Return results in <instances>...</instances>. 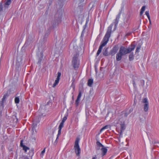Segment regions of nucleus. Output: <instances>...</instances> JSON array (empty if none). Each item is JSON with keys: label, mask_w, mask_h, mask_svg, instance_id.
I'll use <instances>...</instances> for the list:
<instances>
[{"label": "nucleus", "mask_w": 159, "mask_h": 159, "mask_svg": "<svg viewBox=\"0 0 159 159\" xmlns=\"http://www.w3.org/2000/svg\"><path fill=\"white\" fill-rule=\"evenodd\" d=\"M113 25V24H112L108 27L107 32L103 38L102 41L101 43V44L100 46L97 51V56L99 55L102 51V48L106 45L108 41L109 38L111 36V29Z\"/></svg>", "instance_id": "f257e3e1"}, {"label": "nucleus", "mask_w": 159, "mask_h": 159, "mask_svg": "<svg viewBox=\"0 0 159 159\" xmlns=\"http://www.w3.org/2000/svg\"><path fill=\"white\" fill-rule=\"evenodd\" d=\"M62 13L57 12L55 15L54 17L52 20L50 24L51 28L55 27L59 22H60L61 18Z\"/></svg>", "instance_id": "f03ea898"}, {"label": "nucleus", "mask_w": 159, "mask_h": 159, "mask_svg": "<svg viewBox=\"0 0 159 159\" xmlns=\"http://www.w3.org/2000/svg\"><path fill=\"white\" fill-rule=\"evenodd\" d=\"M135 47V45L132 44L128 48H126L125 47L122 46L120 48L119 52L120 53H121L123 56H124L128 53H130L134 50Z\"/></svg>", "instance_id": "7ed1b4c3"}, {"label": "nucleus", "mask_w": 159, "mask_h": 159, "mask_svg": "<svg viewBox=\"0 0 159 159\" xmlns=\"http://www.w3.org/2000/svg\"><path fill=\"white\" fill-rule=\"evenodd\" d=\"M79 53L77 51H75V53L73 55L72 61V65L75 69L79 68L80 65V61L78 59Z\"/></svg>", "instance_id": "20e7f679"}, {"label": "nucleus", "mask_w": 159, "mask_h": 159, "mask_svg": "<svg viewBox=\"0 0 159 159\" xmlns=\"http://www.w3.org/2000/svg\"><path fill=\"white\" fill-rule=\"evenodd\" d=\"M80 139L79 137H77L75 140L74 148L75 150V152L77 156L80 155V149L79 145V143Z\"/></svg>", "instance_id": "39448f33"}, {"label": "nucleus", "mask_w": 159, "mask_h": 159, "mask_svg": "<svg viewBox=\"0 0 159 159\" xmlns=\"http://www.w3.org/2000/svg\"><path fill=\"white\" fill-rule=\"evenodd\" d=\"M118 50V47L117 46H115L110 51L109 54L113 56L117 52Z\"/></svg>", "instance_id": "423d86ee"}, {"label": "nucleus", "mask_w": 159, "mask_h": 159, "mask_svg": "<svg viewBox=\"0 0 159 159\" xmlns=\"http://www.w3.org/2000/svg\"><path fill=\"white\" fill-rule=\"evenodd\" d=\"M101 150L102 152V156L103 157L106 154L107 152V149L104 147L101 148Z\"/></svg>", "instance_id": "0eeeda50"}, {"label": "nucleus", "mask_w": 159, "mask_h": 159, "mask_svg": "<svg viewBox=\"0 0 159 159\" xmlns=\"http://www.w3.org/2000/svg\"><path fill=\"white\" fill-rule=\"evenodd\" d=\"M64 123L62 122H61L59 126L58 129L59 130L58 132V136H60L61 134V129L64 126Z\"/></svg>", "instance_id": "6e6552de"}, {"label": "nucleus", "mask_w": 159, "mask_h": 159, "mask_svg": "<svg viewBox=\"0 0 159 159\" xmlns=\"http://www.w3.org/2000/svg\"><path fill=\"white\" fill-rule=\"evenodd\" d=\"M123 55L121 53H120L119 52L116 54V58L117 61H119L121 60L122 56Z\"/></svg>", "instance_id": "1a4fd4ad"}, {"label": "nucleus", "mask_w": 159, "mask_h": 159, "mask_svg": "<svg viewBox=\"0 0 159 159\" xmlns=\"http://www.w3.org/2000/svg\"><path fill=\"white\" fill-rule=\"evenodd\" d=\"M120 14H121V12H120L119 13V14L118 15H117L116 16V18L115 20V26H116V25L118 23V22L120 18Z\"/></svg>", "instance_id": "9d476101"}, {"label": "nucleus", "mask_w": 159, "mask_h": 159, "mask_svg": "<svg viewBox=\"0 0 159 159\" xmlns=\"http://www.w3.org/2000/svg\"><path fill=\"white\" fill-rule=\"evenodd\" d=\"M149 108L148 103L144 104V110L145 112H147Z\"/></svg>", "instance_id": "9b49d317"}, {"label": "nucleus", "mask_w": 159, "mask_h": 159, "mask_svg": "<svg viewBox=\"0 0 159 159\" xmlns=\"http://www.w3.org/2000/svg\"><path fill=\"white\" fill-rule=\"evenodd\" d=\"M93 83V80L90 79L88 80V85L89 87H91Z\"/></svg>", "instance_id": "f8f14e48"}, {"label": "nucleus", "mask_w": 159, "mask_h": 159, "mask_svg": "<svg viewBox=\"0 0 159 159\" xmlns=\"http://www.w3.org/2000/svg\"><path fill=\"white\" fill-rule=\"evenodd\" d=\"M108 48H105V50L103 51V55L105 56H108L109 54L108 53Z\"/></svg>", "instance_id": "ddd939ff"}, {"label": "nucleus", "mask_w": 159, "mask_h": 159, "mask_svg": "<svg viewBox=\"0 0 159 159\" xmlns=\"http://www.w3.org/2000/svg\"><path fill=\"white\" fill-rule=\"evenodd\" d=\"M129 60L130 61H132L134 59V54L133 52H131L129 55Z\"/></svg>", "instance_id": "4468645a"}, {"label": "nucleus", "mask_w": 159, "mask_h": 159, "mask_svg": "<svg viewBox=\"0 0 159 159\" xmlns=\"http://www.w3.org/2000/svg\"><path fill=\"white\" fill-rule=\"evenodd\" d=\"M4 101H2L0 102V111H1L4 107Z\"/></svg>", "instance_id": "2eb2a0df"}, {"label": "nucleus", "mask_w": 159, "mask_h": 159, "mask_svg": "<svg viewBox=\"0 0 159 159\" xmlns=\"http://www.w3.org/2000/svg\"><path fill=\"white\" fill-rule=\"evenodd\" d=\"M37 123H35V122H34L32 125V130L33 131L35 130V132H36V130L35 129V127L37 126Z\"/></svg>", "instance_id": "dca6fc26"}, {"label": "nucleus", "mask_w": 159, "mask_h": 159, "mask_svg": "<svg viewBox=\"0 0 159 159\" xmlns=\"http://www.w3.org/2000/svg\"><path fill=\"white\" fill-rule=\"evenodd\" d=\"M60 79L56 78V80H55L54 83L53 84L52 87H55L58 83Z\"/></svg>", "instance_id": "f3484780"}, {"label": "nucleus", "mask_w": 159, "mask_h": 159, "mask_svg": "<svg viewBox=\"0 0 159 159\" xmlns=\"http://www.w3.org/2000/svg\"><path fill=\"white\" fill-rule=\"evenodd\" d=\"M49 35V32L47 31V32L45 33V34L44 36V37L43 39H44V41H46V39L47 38V37Z\"/></svg>", "instance_id": "a211bd4d"}, {"label": "nucleus", "mask_w": 159, "mask_h": 159, "mask_svg": "<svg viewBox=\"0 0 159 159\" xmlns=\"http://www.w3.org/2000/svg\"><path fill=\"white\" fill-rule=\"evenodd\" d=\"M15 102L16 103H19L20 102V99L19 97H16L15 99Z\"/></svg>", "instance_id": "6ab92c4d"}, {"label": "nucleus", "mask_w": 159, "mask_h": 159, "mask_svg": "<svg viewBox=\"0 0 159 159\" xmlns=\"http://www.w3.org/2000/svg\"><path fill=\"white\" fill-rule=\"evenodd\" d=\"M22 148L25 152H27V150L30 149V148L29 147L25 146V145L23 146Z\"/></svg>", "instance_id": "aec40b11"}, {"label": "nucleus", "mask_w": 159, "mask_h": 159, "mask_svg": "<svg viewBox=\"0 0 159 159\" xmlns=\"http://www.w3.org/2000/svg\"><path fill=\"white\" fill-rule=\"evenodd\" d=\"M97 146L100 147H103L104 146L99 141H97L96 143Z\"/></svg>", "instance_id": "412c9836"}, {"label": "nucleus", "mask_w": 159, "mask_h": 159, "mask_svg": "<svg viewBox=\"0 0 159 159\" xmlns=\"http://www.w3.org/2000/svg\"><path fill=\"white\" fill-rule=\"evenodd\" d=\"M120 129L122 130H124L125 129V125L124 124H120Z\"/></svg>", "instance_id": "4be33fe9"}, {"label": "nucleus", "mask_w": 159, "mask_h": 159, "mask_svg": "<svg viewBox=\"0 0 159 159\" xmlns=\"http://www.w3.org/2000/svg\"><path fill=\"white\" fill-rule=\"evenodd\" d=\"M109 127V125H106L103 127H102L100 130V132H101L102 131H103V130H104L105 129H107Z\"/></svg>", "instance_id": "5701e85b"}, {"label": "nucleus", "mask_w": 159, "mask_h": 159, "mask_svg": "<svg viewBox=\"0 0 159 159\" xmlns=\"http://www.w3.org/2000/svg\"><path fill=\"white\" fill-rule=\"evenodd\" d=\"M8 96V95L7 94H4V96H3V98L2 99V101L4 102L5 100L7 98V97Z\"/></svg>", "instance_id": "b1692460"}, {"label": "nucleus", "mask_w": 159, "mask_h": 159, "mask_svg": "<svg viewBox=\"0 0 159 159\" xmlns=\"http://www.w3.org/2000/svg\"><path fill=\"white\" fill-rule=\"evenodd\" d=\"M80 98H77L76 100L75 103L76 105V106H78L80 102Z\"/></svg>", "instance_id": "393cba45"}, {"label": "nucleus", "mask_w": 159, "mask_h": 159, "mask_svg": "<svg viewBox=\"0 0 159 159\" xmlns=\"http://www.w3.org/2000/svg\"><path fill=\"white\" fill-rule=\"evenodd\" d=\"M143 102L144 103V104L148 103V102L146 98H144L143 99Z\"/></svg>", "instance_id": "a878e982"}, {"label": "nucleus", "mask_w": 159, "mask_h": 159, "mask_svg": "<svg viewBox=\"0 0 159 159\" xmlns=\"http://www.w3.org/2000/svg\"><path fill=\"white\" fill-rule=\"evenodd\" d=\"M67 119V117L66 116H64L61 122L64 123L65 121Z\"/></svg>", "instance_id": "bb28decb"}, {"label": "nucleus", "mask_w": 159, "mask_h": 159, "mask_svg": "<svg viewBox=\"0 0 159 159\" xmlns=\"http://www.w3.org/2000/svg\"><path fill=\"white\" fill-rule=\"evenodd\" d=\"M59 136H58V134L57 135L56 139L54 143V145H56L57 144V143L58 142L57 139H58Z\"/></svg>", "instance_id": "cd10ccee"}, {"label": "nucleus", "mask_w": 159, "mask_h": 159, "mask_svg": "<svg viewBox=\"0 0 159 159\" xmlns=\"http://www.w3.org/2000/svg\"><path fill=\"white\" fill-rule=\"evenodd\" d=\"M153 143L155 146H158L159 145V142H158L155 141Z\"/></svg>", "instance_id": "c85d7f7f"}, {"label": "nucleus", "mask_w": 159, "mask_h": 159, "mask_svg": "<svg viewBox=\"0 0 159 159\" xmlns=\"http://www.w3.org/2000/svg\"><path fill=\"white\" fill-rule=\"evenodd\" d=\"M81 96V93L80 91L77 98H80Z\"/></svg>", "instance_id": "c756f323"}, {"label": "nucleus", "mask_w": 159, "mask_h": 159, "mask_svg": "<svg viewBox=\"0 0 159 159\" xmlns=\"http://www.w3.org/2000/svg\"><path fill=\"white\" fill-rule=\"evenodd\" d=\"M45 152V148H44L41 152L40 156L41 157H42Z\"/></svg>", "instance_id": "7c9ffc66"}, {"label": "nucleus", "mask_w": 159, "mask_h": 159, "mask_svg": "<svg viewBox=\"0 0 159 159\" xmlns=\"http://www.w3.org/2000/svg\"><path fill=\"white\" fill-rule=\"evenodd\" d=\"M100 148L101 147H98L97 146L96 147V151H97V152H98V151H99Z\"/></svg>", "instance_id": "2f4dec72"}, {"label": "nucleus", "mask_w": 159, "mask_h": 159, "mask_svg": "<svg viewBox=\"0 0 159 159\" xmlns=\"http://www.w3.org/2000/svg\"><path fill=\"white\" fill-rule=\"evenodd\" d=\"M61 75V73L60 72H58L57 73V78L60 79V77Z\"/></svg>", "instance_id": "473e14b6"}, {"label": "nucleus", "mask_w": 159, "mask_h": 159, "mask_svg": "<svg viewBox=\"0 0 159 159\" xmlns=\"http://www.w3.org/2000/svg\"><path fill=\"white\" fill-rule=\"evenodd\" d=\"M3 6L2 3H0V12L2 10Z\"/></svg>", "instance_id": "72a5a7b5"}, {"label": "nucleus", "mask_w": 159, "mask_h": 159, "mask_svg": "<svg viewBox=\"0 0 159 159\" xmlns=\"http://www.w3.org/2000/svg\"><path fill=\"white\" fill-rule=\"evenodd\" d=\"M21 159H29L26 156H23L21 157Z\"/></svg>", "instance_id": "f704fd0d"}, {"label": "nucleus", "mask_w": 159, "mask_h": 159, "mask_svg": "<svg viewBox=\"0 0 159 159\" xmlns=\"http://www.w3.org/2000/svg\"><path fill=\"white\" fill-rule=\"evenodd\" d=\"M140 47H137L136 49V52H139V50L140 49Z\"/></svg>", "instance_id": "c9c22d12"}, {"label": "nucleus", "mask_w": 159, "mask_h": 159, "mask_svg": "<svg viewBox=\"0 0 159 159\" xmlns=\"http://www.w3.org/2000/svg\"><path fill=\"white\" fill-rule=\"evenodd\" d=\"M23 140H21L20 141V146L21 147H22V146H25L23 144Z\"/></svg>", "instance_id": "e433bc0d"}, {"label": "nucleus", "mask_w": 159, "mask_h": 159, "mask_svg": "<svg viewBox=\"0 0 159 159\" xmlns=\"http://www.w3.org/2000/svg\"><path fill=\"white\" fill-rule=\"evenodd\" d=\"M145 6H143L142 8L141 9V11H145Z\"/></svg>", "instance_id": "4c0bfd02"}, {"label": "nucleus", "mask_w": 159, "mask_h": 159, "mask_svg": "<svg viewBox=\"0 0 159 159\" xmlns=\"http://www.w3.org/2000/svg\"><path fill=\"white\" fill-rule=\"evenodd\" d=\"M43 58V56H42L41 57V58H39V61H38V63H40L41 61V60H42V58Z\"/></svg>", "instance_id": "58836bf2"}, {"label": "nucleus", "mask_w": 159, "mask_h": 159, "mask_svg": "<svg viewBox=\"0 0 159 159\" xmlns=\"http://www.w3.org/2000/svg\"><path fill=\"white\" fill-rule=\"evenodd\" d=\"M123 130H120V137H122V132Z\"/></svg>", "instance_id": "ea45409f"}, {"label": "nucleus", "mask_w": 159, "mask_h": 159, "mask_svg": "<svg viewBox=\"0 0 159 159\" xmlns=\"http://www.w3.org/2000/svg\"><path fill=\"white\" fill-rule=\"evenodd\" d=\"M133 86H134V87L135 88H136V84H135V81L134 80H133Z\"/></svg>", "instance_id": "a19ab883"}, {"label": "nucleus", "mask_w": 159, "mask_h": 159, "mask_svg": "<svg viewBox=\"0 0 159 159\" xmlns=\"http://www.w3.org/2000/svg\"><path fill=\"white\" fill-rule=\"evenodd\" d=\"M129 114H128V112H125L124 114V116L125 117H127Z\"/></svg>", "instance_id": "79ce46f5"}, {"label": "nucleus", "mask_w": 159, "mask_h": 159, "mask_svg": "<svg viewBox=\"0 0 159 159\" xmlns=\"http://www.w3.org/2000/svg\"><path fill=\"white\" fill-rule=\"evenodd\" d=\"M145 14L147 16H149V13L148 11H146L145 12Z\"/></svg>", "instance_id": "37998d69"}, {"label": "nucleus", "mask_w": 159, "mask_h": 159, "mask_svg": "<svg viewBox=\"0 0 159 159\" xmlns=\"http://www.w3.org/2000/svg\"><path fill=\"white\" fill-rule=\"evenodd\" d=\"M78 0V1L80 2V3H81L83 2H84V0Z\"/></svg>", "instance_id": "c03bdc74"}, {"label": "nucleus", "mask_w": 159, "mask_h": 159, "mask_svg": "<svg viewBox=\"0 0 159 159\" xmlns=\"http://www.w3.org/2000/svg\"><path fill=\"white\" fill-rule=\"evenodd\" d=\"M143 13V11H141L140 13V15L141 16Z\"/></svg>", "instance_id": "a18cd8bd"}, {"label": "nucleus", "mask_w": 159, "mask_h": 159, "mask_svg": "<svg viewBox=\"0 0 159 159\" xmlns=\"http://www.w3.org/2000/svg\"><path fill=\"white\" fill-rule=\"evenodd\" d=\"M147 17H148L149 20V22H150V16H147Z\"/></svg>", "instance_id": "49530a36"}, {"label": "nucleus", "mask_w": 159, "mask_h": 159, "mask_svg": "<svg viewBox=\"0 0 159 159\" xmlns=\"http://www.w3.org/2000/svg\"><path fill=\"white\" fill-rule=\"evenodd\" d=\"M141 82L143 83V85L144 84V81L143 80H141Z\"/></svg>", "instance_id": "de8ad7c7"}, {"label": "nucleus", "mask_w": 159, "mask_h": 159, "mask_svg": "<svg viewBox=\"0 0 159 159\" xmlns=\"http://www.w3.org/2000/svg\"><path fill=\"white\" fill-rule=\"evenodd\" d=\"M132 110H131V109L129 111V112H128V114H129L130 113L132 112Z\"/></svg>", "instance_id": "09e8293b"}, {"label": "nucleus", "mask_w": 159, "mask_h": 159, "mask_svg": "<svg viewBox=\"0 0 159 159\" xmlns=\"http://www.w3.org/2000/svg\"><path fill=\"white\" fill-rule=\"evenodd\" d=\"M92 159H96V156L94 157H93Z\"/></svg>", "instance_id": "8fccbe9b"}, {"label": "nucleus", "mask_w": 159, "mask_h": 159, "mask_svg": "<svg viewBox=\"0 0 159 159\" xmlns=\"http://www.w3.org/2000/svg\"><path fill=\"white\" fill-rule=\"evenodd\" d=\"M56 129H54L53 131H52V134H54V131H55V130Z\"/></svg>", "instance_id": "3c124183"}, {"label": "nucleus", "mask_w": 159, "mask_h": 159, "mask_svg": "<svg viewBox=\"0 0 159 159\" xmlns=\"http://www.w3.org/2000/svg\"><path fill=\"white\" fill-rule=\"evenodd\" d=\"M13 117L14 118L15 117V116H13Z\"/></svg>", "instance_id": "603ef678"}, {"label": "nucleus", "mask_w": 159, "mask_h": 159, "mask_svg": "<svg viewBox=\"0 0 159 159\" xmlns=\"http://www.w3.org/2000/svg\"><path fill=\"white\" fill-rule=\"evenodd\" d=\"M43 53H42L41 52V55H42Z\"/></svg>", "instance_id": "864d4df0"}, {"label": "nucleus", "mask_w": 159, "mask_h": 159, "mask_svg": "<svg viewBox=\"0 0 159 159\" xmlns=\"http://www.w3.org/2000/svg\"><path fill=\"white\" fill-rule=\"evenodd\" d=\"M150 22V23L151 24V21H150V22Z\"/></svg>", "instance_id": "5fc2aeb1"}, {"label": "nucleus", "mask_w": 159, "mask_h": 159, "mask_svg": "<svg viewBox=\"0 0 159 159\" xmlns=\"http://www.w3.org/2000/svg\"><path fill=\"white\" fill-rule=\"evenodd\" d=\"M39 121H38V123H39Z\"/></svg>", "instance_id": "6e6d98bb"}, {"label": "nucleus", "mask_w": 159, "mask_h": 159, "mask_svg": "<svg viewBox=\"0 0 159 159\" xmlns=\"http://www.w3.org/2000/svg\"><path fill=\"white\" fill-rule=\"evenodd\" d=\"M73 82L72 83V84H73Z\"/></svg>", "instance_id": "4d7b16f0"}]
</instances>
